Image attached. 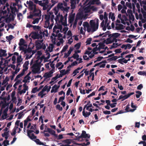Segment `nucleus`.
Masks as SVG:
<instances>
[{"label": "nucleus", "instance_id": "obj_23", "mask_svg": "<svg viewBox=\"0 0 146 146\" xmlns=\"http://www.w3.org/2000/svg\"><path fill=\"white\" fill-rule=\"evenodd\" d=\"M83 68V66H82L81 67H78L76 69H75L74 70L73 72V74H74L73 75V76H75L77 73H78L79 72V70Z\"/></svg>", "mask_w": 146, "mask_h": 146}, {"label": "nucleus", "instance_id": "obj_27", "mask_svg": "<svg viewBox=\"0 0 146 146\" xmlns=\"http://www.w3.org/2000/svg\"><path fill=\"white\" fill-rule=\"evenodd\" d=\"M71 140L70 139H67L66 140H63L62 142L66 143L67 144L66 145H70L69 144H71Z\"/></svg>", "mask_w": 146, "mask_h": 146}, {"label": "nucleus", "instance_id": "obj_14", "mask_svg": "<svg viewBox=\"0 0 146 146\" xmlns=\"http://www.w3.org/2000/svg\"><path fill=\"white\" fill-rule=\"evenodd\" d=\"M83 26L86 27L87 28V31L88 33L91 31V28H90V26L89 23L87 22H85L83 23Z\"/></svg>", "mask_w": 146, "mask_h": 146}, {"label": "nucleus", "instance_id": "obj_15", "mask_svg": "<svg viewBox=\"0 0 146 146\" xmlns=\"http://www.w3.org/2000/svg\"><path fill=\"white\" fill-rule=\"evenodd\" d=\"M29 64V61H25V62L24 64L23 65V67L24 68H23L22 71H24V72H25V71L27 70L28 69V66Z\"/></svg>", "mask_w": 146, "mask_h": 146}, {"label": "nucleus", "instance_id": "obj_38", "mask_svg": "<svg viewBox=\"0 0 146 146\" xmlns=\"http://www.w3.org/2000/svg\"><path fill=\"white\" fill-rule=\"evenodd\" d=\"M137 94H136L135 95L136 97L137 98H139L140 96L142 94V92L139 91H136L135 92Z\"/></svg>", "mask_w": 146, "mask_h": 146}, {"label": "nucleus", "instance_id": "obj_13", "mask_svg": "<svg viewBox=\"0 0 146 146\" xmlns=\"http://www.w3.org/2000/svg\"><path fill=\"white\" fill-rule=\"evenodd\" d=\"M6 50H5L0 49V56L1 57L6 56L7 54L6 53Z\"/></svg>", "mask_w": 146, "mask_h": 146}, {"label": "nucleus", "instance_id": "obj_30", "mask_svg": "<svg viewBox=\"0 0 146 146\" xmlns=\"http://www.w3.org/2000/svg\"><path fill=\"white\" fill-rule=\"evenodd\" d=\"M25 73V72L22 71L21 73L18 74L16 78H15V80H16L17 79L20 78L21 77L23 76L24 75Z\"/></svg>", "mask_w": 146, "mask_h": 146}, {"label": "nucleus", "instance_id": "obj_62", "mask_svg": "<svg viewBox=\"0 0 146 146\" xmlns=\"http://www.w3.org/2000/svg\"><path fill=\"white\" fill-rule=\"evenodd\" d=\"M57 27V29H59L60 30V32L62 33V26L60 25H58Z\"/></svg>", "mask_w": 146, "mask_h": 146}, {"label": "nucleus", "instance_id": "obj_8", "mask_svg": "<svg viewBox=\"0 0 146 146\" xmlns=\"http://www.w3.org/2000/svg\"><path fill=\"white\" fill-rule=\"evenodd\" d=\"M33 13H34L35 17H38V18L40 17L41 18V11L39 9H36L35 12H34V11H33Z\"/></svg>", "mask_w": 146, "mask_h": 146}, {"label": "nucleus", "instance_id": "obj_61", "mask_svg": "<svg viewBox=\"0 0 146 146\" xmlns=\"http://www.w3.org/2000/svg\"><path fill=\"white\" fill-rule=\"evenodd\" d=\"M8 135L9 131L5 132L2 134V136L3 137H5Z\"/></svg>", "mask_w": 146, "mask_h": 146}, {"label": "nucleus", "instance_id": "obj_18", "mask_svg": "<svg viewBox=\"0 0 146 146\" xmlns=\"http://www.w3.org/2000/svg\"><path fill=\"white\" fill-rule=\"evenodd\" d=\"M114 15V13H112V12L110 13L109 14V19L111 18V19L112 20V21H114L115 19V17Z\"/></svg>", "mask_w": 146, "mask_h": 146}, {"label": "nucleus", "instance_id": "obj_48", "mask_svg": "<svg viewBox=\"0 0 146 146\" xmlns=\"http://www.w3.org/2000/svg\"><path fill=\"white\" fill-rule=\"evenodd\" d=\"M6 38L8 40L10 41L12 40L14 37L13 35H10L9 36H6Z\"/></svg>", "mask_w": 146, "mask_h": 146}, {"label": "nucleus", "instance_id": "obj_6", "mask_svg": "<svg viewBox=\"0 0 146 146\" xmlns=\"http://www.w3.org/2000/svg\"><path fill=\"white\" fill-rule=\"evenodd\" d=\"M31 35V38L34 40L40 39L38 33V32H32L31 33L29 36Z\"/></svg>", "mask_w": 146, "mask_h": 146}, {"label": "nucleus", "instance_id": "obj_7", "mask_svg": "<svg viewBox=\"0 0 146 146\" xmlns=\"http://www.w3.org/2000/svg\"><path fill=\"white\" fill-rule=\"evenodd\" d=\"M71 3V9H74L75 8L76 5V4H78L80 1V0H70Z\"/></svg>", "mask_w": 146, "mask_h": 146}, {"label": "nucleus", "instance_id": "obj_25", "mask_svg": "<svg viewBox=\"0 0 146 146\" xmlns=\"http://www.w3.org/2000/svg\"><path fill=\"white\" fill-rule=\"evenodd\" d=\"M50 5H48V4H47V5H44V6H43L42 9L43 10H45L46 9H47V12H48L49 11H48V9L50 8Z\"/></svg>", "mask_w": 146, "mask_h": 146}, {"label": "nucleus", "instance_id": "obj_47", "mask_svg": "<svg viewBox=\"0 0 146 146\" xmlns=\"http://www.w3.org/2000/svg\"><path fill=\"white\" fill-rule=\"evenodd\" d=\"M49 13L50 15H51V17H50L51 21L53 23V22H54L53 20H54V15L53 14L52 15V12H49Z\"/></svg>", "mask_w": 146, "mask_h": 146}, {"label": "nucleus", "instance_id": "obj_45", "mask_svg": "<svg viewBox=\"0 0 146 146\" xmlns=\"http://www.w3.org/2000/svg\"><path fill=\"white\" fill-rule=\"evenodd\" d=\"M137 74L140 75H143L146 76V71H139Z\"/></svg>", "mask_w": 146, "mask_h": 146}, {"label": "nucleus", "instance_id": "obj_49", "mask_svg": "<svg viewBox=\"0 0 146 146\" xmlns=\"http://www.w3.org/2000/svg\"><path fill=\"white\" fill-rule=\"evenodd\" d=\"M92 40V38H88L86 42V45L90 44L91 43V42Z\"/></svg>", "mask_w": 146, "mask_h": 146}, {"label": "nucleus", "instance_id": "obj_42", "mask_svg": "<svg viewBox=\"0 0 146 146\" xmlns=\"http://www.w3.org/2000/svg\"><path fill=\"white\" fill-rule=\"evenodd\" d=\"M81 42H79L75 45L74 47L76 48V49H78L80 48L81 46Z\"/></svg>", "mask_w": 146, "mask_h": 146}, {"label": "nucleus", "instance_id": "obj_20", "mask_svg": "<svg viewBox=\"0 0 146 146\" xmlns=\"http://www.w3.org/2000/svg\"><path fill=\"white\" fill-rule=\"evenodd\" d=\"M41 18L40 17L39 18H34L33 19V21L32 22V23L33 24H35L36 23L38 24L39 22V20Z\"/></svg>", "mask_w": 146, "mask_h": 146}, {"label": "nucleus", "instance_id": "obj_60", "mask_svg": "<svg viewBox=\"0 0 146 146\" xmlns=\"http://www.w3.org/2000/svg\"><path fill=\"white\" fill-rule=\"evenodd\" d=\"M96 92H92L91 94L89 95L86 98H89L90 97L92 96H94Z\"/></svg>", "mask_w": 146, "mask_h": 146}, {"label": "nucleus", "instance_id": "obj_2", "mask_svg": "<svg viewBox=\"0 0 146 146\" xmlns=\"http://www.w3.org/2000/svg\"><path fill=\"white\" fill-rule=\"evenodd\" d=\"M90 27L91 28V31L93 33L96 31L98 29L99 26V20H91L90 22Z\"/></svg>", "mask_w": 146, "mask_h": 146}, {"label": "nucleus", "instance_id": "obj_29", "mask_svg": "<svg viewBox=\"0 0 146 146\" xmlns=\"http://www.w3.org/2000/svg\"><path fill=\"white\" fill-rule=\"evenodd\" d=\"M127 97L126 95H125L124 96H123L122 95H120L119 98L118 100H120L121 99H122V101L124 100L125 99H127Z\"/></svg>", "mask_w": 146, "mask_h": 146}, {"label": "nucleus", "instance_id": "obj_50", "mask_svg": "<svg viewBox=\"0 0 146 146\" xmlns=\"http://www.w3.org/2000/svg\"><path fill=\"white\" fill-rule=\"evenodd\" d=\"M55 131L54 130L52 129L49 133L53 135L54 136L56 137L57 136V135L55 133Z\"/></svg>", "mask_w": 146, "mask_h": 146}, {"label": "nucleus", "instance_id": "obj_10", "mask_svg": "<svg viewBox=\"0 0 146 146\" xmlns=\"http://www.w3.org/2000/svg\"><path fill=\"white\" fill-rule=\"evenodd\" d=\"M60 85L57 86L56 84L54 85L52 87L51 91V93H52L53 92L55 93L57 92V90L60 87Z\"/></svg>", "mask_w": 146, "mask_h": 146}, {"label": "nucleus", "instance_id": "obj_64", "mask_svg": "<svg viewBox=\"0 0 146 146\" xmlns=\"http://www.w3.org/2000/svg\"><path fill=\"white\" fill-rule=\"evenodd\" d=\"M35 16L34 13H33L32 14H30L27 17V19H34L33 17Z\"/></svg>", "mask_w": 146, "mask_h": 146}, {"label": "nucleus", "instance_id": "obj_59", "mask_svg": "<svg viewBox=\"0 0 146 146\" xmlns=\"http://www.w3.org/2000/svg\"><path fill=\"white\" fill-rule=\"evenodd\" d=\"M44 18L46 20H50V15H44Z\"/></svg>", "mask_w": 146, "mask_h": 146}, {"label": "nucleus", "instance_id": "obj_12", "mask_svg": "<svg viewBox=\"0 0 146 146\" xmlns=\"http://www.w3.org/2000/svg\"><path fill=\"white\" fill-rule=\"evenodd\" d=\"M35 43L37 50H39L42 48V45L39 42V41H36Z\"/></svg>", "mask_w": 146, "mask_h": 146}, {"label": "nucleus", "instance_id": "obj_46", "mask_svg": "<svg viewBox=\"0 0 146 146\" xmlns=\"http://www.w3.org/2000/svg\"><path fill=\"white\" fill-rule=\"evenodd\" d=\"M9 141L8 140H4L3 143V146H7V145H9Z\"/></svg>", "mask_w": 146, "mask_h": 146}, {"label": "nucleus", "instance_id": "obj_4", "mask_svg": "<svg viewBox=\"0 0 146 146\" xmlns=\"http://www.w3.org/2000/svg\"><path fill=\"white\" fill-rule=\"evenodd\" d=\"M40 63H36L34 64L32 66L31 68H33L32 72L33 74H36L37 73H39L40 72H38L40 70Z\"/></svg>", "mask_w": 146, "mask_h": 146}, {"label": "nucleus", "instance_id": "obj_26", "mask_svg": "<svg viewBox=\"0 0 146 146\" xmlns=\"http://www.w3.org/2000/svg\"><path fill=\"white\" fill-rule=\"evenodd\" d=\"M119 57L120 56H119V57H118L117 56H114L111 58H108L107 59V60L109 61H111L112 60L115 61L117 58H119Z\"/></svg>", "mask_w": 146, "mask_h": 146}, {"label": "nucleus", "instance_id": "obj_55", "mask_svg": "<svg viewBox=\"0 0 146 146\" xmlns=\"http://www.w3.org/2000/svg\"><path fill=\"white\" fill-rule=\"evenodd\" d=\"M56 108L57 109H58L60 111H62V108L60 106V104H58L56 106Z\"/></svg>", "mask_w": 146, "mask_h": 146}, {"label": "nucleus", "instance_id": "obj_24", "mask_svg": "<svg viewBox=\"0 0 146 146\" xmlns=\"http://www.w3.org/2000/svg\"><path fill=\"white\" fill-rule=\"evenodd\" d=\"M25 43V40L23 38H21L19 42V46H22L24 45L25 46H27L25 44H24Z\"/></svg>", "mask_w": 146, "mask_h": 146}, {"label": "nucleus", "instance_id": "obj_11", "mask_svg": "<svg viewBox=\"0 0 146 146\" xmlns=\"http://www.w3.org/2000/svg\"><path fill=\"white\" fill-rule=\"evenodd\" d=\"M49 1L48 0H43L40 1L39 3V5L43 7L44 5H47Z\"/></svg>", "mask_w": 146, "mask_h": 146}, {"label": "nucleus", "instance_id": "obj_21", "mask_svg": "<svg viewBox=\"0 0 146 146\" xmlns=\"http://www.w3.org/2000/svg\"><path fill=\"white\" fill-rule=\"evenodd\" d=\"M20 68L16 69L15 72H13L12 73V75L11 76V80H13V79L15 75L17 74L20 70Z\"/></svg>", "mask_w": 146, "mask_h": 146}, {"label": "nucleus", "instance_id": "obj_22", "mask_svg": "<svg viewBox=\"0 0 146 146\" xmlns=\"http://www.w3.org/2000/svg\"><path fill=\"white\" fill-rule=\"evenodd\" d=\"M74 16L73 15H71L69 16L68 22L70 23H72L74 21Z\"/></svg>", "mask_w": 146, "mask_h": 146}, {"label": "nucleus", "instance_id": "obj_32", "mask_svg": "<svg viewBox=\"0 0 146 146\" xmlns=\"http://www.w3.org/2000/svg\"><path fill=\"white\" fill-rule=\"evenodd\" d=\"M98 45H99V46L98 47V49H99V50L100 51V49L101 48L103 49L104 47L105 46V45L104 44L102 43H99L98 44Z\"/></svg>", "mask_w": 146, "mask_h": 146}, {"label": "nucleus", "instance_id": "obj_34", "mask_svg": "<svg viewBox=\"0 0 146 146\" xmlns=\"http://www.w3.org/2000/svg\"><path fill=\"white\" fill-rule=\"evenodd\" d=\"M36 124H34L33 125L31 126L30 127V130L27 129V132L28 130H33L34 131V130H36Z\"/></svg>", "mask_w": 146, "mask_h": 146}, {"label": "nucleus", "instance_id": "obj_43", "mask_svg": "<svg viewBox=\"0 0 146 146\" xmlns=\"http://www.w3.org/2000/svg\"><path fill=\"white\" fill-rule=\"evenodd\" d=\"M44 32H42L40 31L39 32V34L38 33L40 39H41L43 38L42 35H44Z\"/></svg>", "mask_w": 146, "mask_h": 146}, {"label": "nucleus", "instance_id": "obj_51", "mask_svg": "<svg viewBox=\"0 0 146 146\" xmlns=\"http://www.w3.org/2000/svg\"><path fill=\"white\" fill-rule=\"evenodd\" d=\"M86 132L85 131H82V133L81 135H80L79 138H81L84 137L85 135L86 134Z\"/></svg>", "mask_w": 146, "mask_h": 146}, {"label": "nucleus", "instance_id": "obj_1", "mask_svg": "<svg viewBox=\"0 0 146 146\" xmlns=\"http://www.w3.org/2000/svg\"><path fill=\"white\" fill-rule=\"evenodd\" d=\"M33 131V130H28L27 135L28 137L31 139L35 142L37 144L46 146L43 143L41 142L39 139H36V137L35 136L33 133H32Z\"/></svg>", "mask_w": 146, "mask_h": 146}, {"label": "nucleus", "instance_id": "obj_16", "mask_svg": "<svg viewBox=\"0 0 146 146\" xmlns=\"http://www.w3.org/2000/svg\"><path fill=\"white\" fill-rule=\"evenodd\" d=\"M52 75H51L48 72H46L43 75V77L45 78L44 81H45L47 78L51 77Z\"/></svg>", "mask_w": 146, "mask_h": 146}, {"label": "nucleus", "instance_id": "obj_57", "mask_svg": "<svg viewBox=\"0 0 146 146\" xmlns=\"http://www.w3.org/2000/svg\"><path fill=\"white\" fill-rule=\"evenodd\" d=\"M16 129L14 128L13 130V132L11 133V135L14 136L16 134Z\"/></svg>", "mask_w": 146, "mask_h": 146}, {"label": "nucleus", "instance_id": "obj_53", "mask_svg": "<svg viewBox=\"0 0 146 146\" xmlns=\"http://www.w3.org/2000/svg\"><path fill=\"white\" fill-rule=\"evenodd\" d=\"M23 111H20L19 113H18L19 115L17 117L18 119H20L22 117V116L23 115Z\"/></svg>", "mask_w": 146, "mask_h": 146}, {"label": "nucleus", "instance_id": "obj_3", "mask_svg": "<svg viewBox=\"0 0 146 146\" xmlns=\"http://www.w3.org/2000/svg\"><path fill=\"white\" fill-rule=\"evenodd\" d=\"M69 9V7H64L63 6V4H62V3H59L58 4L57 7H55L54 8V13L55 15L58 14V11L60 9L63 11H65L66 12H68Z\"/></svg>", "mask_w": 146, "mask_h": 146}, {"label": "nucleus", "instance_id": "obj_63", "mask_svg": "<svg viewBox=\"0 0 146 146\" xmlns=\"http://www.w3.org/2000/svg\"><path fill=\"white\" fill-rule=\"evenodd\" d=\"M32 27L34 30H38L40 29V27L39 26L33 25Z\"/></svg>", "mask_w": 146, "mask_h": 146}, {"label": "nucleus", "instance_id": "obj_36", "mask_svg": "<svg viewBox=\"0 0 146 146\" xmlns=\"http://www.w3.org/2000/svg\"><path fill=\"white\" fill-rule=\"evenodd\" d=\"M104 19L105 20V23H107L108 21V14L106 12H104Z\"/></svg>", "mask_w": 146, "mask_h": 146}, {"label": "nucleus", "instance_id": "obj_52", "mask_svg": "<svg viewBox=\"0 0 146 146\" xmlns=\"http://www.w3.org/2000/svg\"><path fill=\"white\" fill-rule=\"evenodd\" d=\"M37 87H36L33 88L31 91V93H36L37 91H38V89H37Z\"/></svg>", "mask_w": 146, "mask_h": 146}, {"label": "nucleus", "instance_id": "obj_19", "mask_svg": "<svg viewBox=\"0 0 146 146\" xmlns=\"http://www.w3.org/2000/svg\"><path fill=\"white\" fill-rule=\"evenodd\" d=\"M108 38H107L106 40H105V41H106L105 43L106 44H110L113 42V41H112V39L111 38L110 36Z\"/></svg>", "mask_w": 146, "mask_h": 146}, {"label": "nucleus", "instance_id": "obj_37", "mask_svg": "<svg viewBox=\"0 0 146 146\" xmlns=\"http://www.w3.org/2000/svg\"><path fill=\"white\" fill-rule=\"evenodd\" d=\"M51 2L52 4V5H50V7L48 9V11H50L51 8L52 7H53L56 3H57V1H55L54 0H51Z\"/></svg>", "mask_w": 146, "mask_h": 146}, {"label": "nucleus", "instance_id": "obj_5", "mask_svg": "<svg viewBox=\"0 0 146 146\" xmlns=\"http://www.w3.org/2000/svg\"><path fill=\"white\" fill-rule=\"evenodd\" d=\"M27 4L28 5V8L30 11H34L35 12L37 9L36 8V5L34 4L33 2L31 1H27L26 2Z\"/></svg>", "mask_w": 146, "mask_h": 146}, {"label": "nucleus", "instance_id": "obj_39", "mask_svg": "<svg viewBox=\"0 0 146 146\" xmlns=\"http://www.w3.org/2000/svg\"><path fill=\"white\" fill-rule=\"evenodd\" d=\"M116 25H119L118 27H116V29H117V30H118V29L121 30V29H123V25H122V24H118L117 23H116Z\"/></svg>", "mask_w": 146, "mask_h": 146}, {"label": "nucleus", "instance_id": "obj_58", "mask_svg": "<svg viewBox=\"0 0 146 146\" xmlns=\"http://www.w3.org/2000/svg\"><path fill=\"white\" fill-rule=\"evenodd\" d=\"M50 54H49L47 56L46 58L45 57V58H44V62H45L48 61V60L50 58Z\"/></svg>", "mask_w": 146, "mask_h": 146}, {"label": "nucleus", "instance_id": "obj_54", "mask_svg": "<svg viewBox=\"0 0 146 146\" xmlns=\"http://www.w3.org/2000/svg\"><path fill=\"white\" fill-rule=\"evenodd\" d=\"M126 5L127 7H128L130 9H132V4L131 3L126 2Z\"/></svg>", "mask_w": 146, "mask_h": 146}, {"label": "nucleus", "instance_id": "obj_56", "mask_svg": "<svg viewBox=\"0 0 146 146\" xmlns=\"http://www.w3.org/2000/svg\"><path fill=\"white\" fill-rule=\"evenodd\" d=\"M58 14H57L56 15V17L55 19V20L56 21H57L59 20V18L60 17L61 15H60V13H58Z\"/></svg>", "mask_w": 146, "mask_h": 146}, {"label": "nucleus", "instance_id": "obj_44", "mask_svg": "<svg viewBox=\"0 0 146 146\" xmlns=\"http://www.w3.org/2000/svg\"><path fill=\"white\" fill-rule=\"evenodd\" d=\"M68 46L67 44L64 46L63 47V48L62 50L61 51V52L62 53L63 52H65L66 51V50L68 49Z\"/></svg>", "mask_w": 146, "mask_h": 146}, {"label": "nucleus", "instance_id": "obj_35", "mask_svg": "<svg viewBox=\"0 0 146 146\" xmlns=\"http://www.w3.org/2000/svg\"><path fill=\"white\" fill-rule=\"evenodd\" d=\"M11 12L12 13H14L15 11L17 12L18 11V10L16 7H11Z\"/></svg>", "mask_w": 146, "mask_h": 146}, {"label": "nucleus", "instance_id": "obj_40", "mask_svg": "<svg viewBox=\"0 0 146 146\" xmlns=\"http://www.w3.org/2000/svg\"><path fill=\"white\" fill-rule=\"evenodd\" d=\"M22 60L23 59H22V56L21 55L19 56L17 58V63H20L22 61Z\"/></svg>", "mask_w": 146, "mask_h": 146}, {"label": "nucleus", "instance_id": "obj_31", "mask_svg": "<svg viewBox=\"0 0 146 146\" xmlns=\"http://www.w3.org/2000/svg\"><path fill=\"white\" fill-rule=\"evenodd\" d=\"M44 91L42 90L38 94V96H40V97L41 98H43L44 96L46 95L45 94H44Z\"/></svg>", "mask_w": 146, "mask_h": 146}, {"label": "nucleus", "instance_id": "obj_33", "mask_svg": "<svg viewBox=\"0 0 146 146\" xmlns=\"http://www.w3.org/2000/svg\"><path fill=\"white\" fill-rule=\"evenodd\" d=\"M79 55L78 54H74L71 58H73L75 59H76V60H78L79 59Z\"/></svg>", "mask_w": 146, "mask_h": 146}, {"label": "nucleus", "instance_id": "obj_9", "mask_svg": "<svg viewBox=\"0 0 146 146\" xmlns=\"http://www.w3.org/2000/svg\"><path fill=\"white\" fill-rule=\"evenodd\" d=\"M120 35V34L118 33H115L111 34H109L108 37L110 36L111 38H115L118 37Z\"/></svg>", "mask_w": 146, "mask_h": 146}, {"label": "nucleus", "instance_id": "obj_17", "mask_svg": "<svg viewBox=\"0 0 146 146\" xmlns=\"http://www.w3.org/2000/svg\"><path fill=\"white\" fill-rule=\"evenodd\" d=\"M90 3L92 5L95 4L97 5H99L100 3L99 0H92L90 1Z\"/></svg>", "mask_w": 146, "mask_h": 146}, {"label": "nucleus", "instance_id": "obj_41", "mask_svg": "<svg viewBox=\"0 0 146 146\" xmlns=\"http://www.w3.org/2000/svg\"><path fill=\"white\" fill-rule=\"evenodd\" d=\"M9 80V78L7 77H6L5 79L4 80L2 83V85H3L5 84Z\"/></svg>", "mask_w": 146, "mask_h": 146}, {"label": "nucleus", "instance_id": "obj_28", "mask_svg": "<svg viewBox=\"0 0 146 146\" xmlns=\"http://www.w3.org/2000/svg\"><path fill=\"white\" fill-rule=\"evenodd\" d=\"M50 46H48L47 47L48 49V50L50 52H52L53 51V49L54 47V45L52 44H50Z\"/></svg>", "mask_w": 146, "mask_h": 146}]
</instances>
